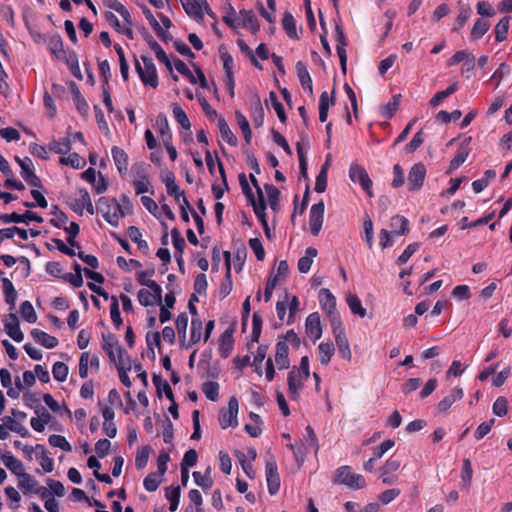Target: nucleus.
Masks as SVG:
<instances>
[{"label":"nucleus","mask_w":512,"mask_h":512,"mask_svg":"<svg viewBox=\"0 0 512 512\" xmlns=\"http://www.w3.org/2000/svg\"><path fill=\"white\" fill-rule=\"evenodd\" d=\"M70 129L71 127H68L66 137L62 138L61 140L54 139L49 142L48 148L50 151L60 155H66L70 152L72 144V140L70 138Z\"/></svg>","instance_id":"26"},{"label":"nucleus","mask_w":512,"mask_h":512,"mask_svg":"<svg viewBox=\"0 0 512 512\" xmlns=\"http://www.w3.org/2000/svg\"><path fill=\"white\" fill-rule=\"evenodd\" d=\"M4 329L7 335L15 342H22L24 334L20 329L19 319L16 314L10 313L4 320Z\"/></svg>","instance_id":"16"},{"label":"nucleus","mask_w":512,"mask_h":512,"mask_svg":"<svg viewBox=\"0 0 512 512\" xmlns=\"http://www.w3.org/2000/svg\"><path fill=\"white\" fill-rule=\"evenodd\" d=\"M241 17L240 27L248 29L252 34H256L260 30L258 19L253 10L242 9L239 12Z\"/></svg>","instance_id":"22"},{"label":"nucleus","mask_w":512,"mask_h":512,"mask_svg":"<svg viewBox=\"0 0 512 512\" xmlns=\"http://www.w3.org/2000/svg\"><path fill=\"white\" fill-rule=\"evenodd\" d=\"M305 330L308 337L315 343L322 336V327L320 315L318 312H313L308 315L305 321Z\"/></svg>","instance_id":"15"},{"label":"nucleus","mask_w":512,"mask_h":512,"mask_svg":"<svg viewBox=\"0 0 512 512\" xmlns=\"http://www.w3.org/2000/svg\"><path fill=\"white\" fill-rule=\"evenodd\" d=\"M18 487L24 492H34L38 481L29 473L23 472L19 477Z\"/></svg>","instance_id":"50"},{"label":"nucleus","mask_w":512,"mask_h":512,"mask_svg":"<svg viewBox=\"0 0 512 512\" xmlns=\"http://www.w3.org/2000/svg\"><path fill=\"white\" fill-rule=\"evenodd\" d=\"M110 317L116 329H120L123 320L119 310V302L116 296H111Z\"/></svg>","instance_id":"58"},{"label":"nucleus","mask_w":512,"mask_h":512,"mask_svg":"<svg viewBox=\"0 0 512 512\" xmlns=\"http://www.w3.org/2000/svg\"><path fill=\"white\" fill-rule=\"evenodd\" d=\"M346 302L351 312L360 317L366 316V309L363 308L360 298L355 294H348L346 296Z\"/></svg>","instance_id":"51"},{"label":"nucleus","mask_w":512,"mask_h":512,"mask_svg":"<svg viewBox=\"0 0 512 512\" xmlns=\"http://www.w3.org/2000/svg\"><path fill=\"white\" fill-rule=\"evenodd\" d=\"M265 474L269 494H277L280 489V475L278 473L277 463L273 456L266 461Z\"/></svg>","instance_id":"8"},{"label":"nucleus","mask_w":512,"mask_h":512,"mask_svg":"<svg viewBox=\"0 0 512 512\" xmlns=\"http://www.w3.org/2000/svg\"><path fill=\"white\" fill-rule=\"evenodd\" d=\"M233 332L232 328H228L220 336L219 352L223 358L228 357L233 349Z\"/></svg>","instance_id":"30"},{"label":"nucleus","mask_w":512,"mask_h":512,"mask_svg":"<svg viewBox=\"0 0 512 512\" xmlns=\"http://www.w3.org/2000/svg\"><path fill=\"white\" fill-rule=\"evenodd\" d=\"M464 396L463 389L455 387L451 390L450 394L445 396L438 404L437 410L439 413H446L451 406L458 400H461Z\"/></svg>","instance_id":"24"},{"label":"nucleus","mask_w":512,"mask_h":512,"mask_svg":"<svg viewBox=\"0 0 512 512\" xmlns=\"http://www.w3.org/2000/svg\"><path fill=\"white\" fill-rule=\"evenodd\" d=\"M349 178L352 182L359 183L369 197H373L372 180L363 166L352 163L349 167Z\"/></svg>","instance_id":"6"},{"label":"nucleus","mask_w":512,"mask_h":512,"mask_svg":"<svg viewBox=\"0 0 512 512\" xmlns=\"http://www.w3.org/2000/svg\"><path fill=\"white\" fill-rule=\"evenodd\" d=\"M400 465V460L394 456L386 460L384 465L379 469L383 484L390 485L398 480V477L394 475V473L399 469Z\"/></svg>","instance_id":"12"},{"label":"nucleus","mask_w":512,"mask_h":512,"mask_svg":"<svg viewBox=\"0 0 512 512\" xmlns=\"http://www.w3.org/2000/svg\"><path fill=\"white\" fill-rule=\"evenodd\" d=\"M151 452L152 447L150 445H144L137 449L135 456V467L137 470H142L146 467Z\"/></svg>","instance_id":"48"},{"label":"nucleus","mask_w":512,"mask_h":512,"mask_svg":"<svg viewBox=\"0 0 512 512\" xmlns=\"http://www.w3.org/2000/svg\"><path fill=\"white\" fill-rule=\"evenodd\" d=\"M173 108V115L177 123L184 129L190 130L191 123L189 121V118L186 114V112L177 104L174 103L172 105Z\"/></svg>","instance_id":"57"},{"label":"nucleus","mask_w":512,"mask_h":512,"mask_svg":"<svg viewBox=\"0 0 512 512\" xmlns=\"http://www.w3.org/2000/svg\"><path fill=\"white\" fill-rule=\"evenodd\" d=\"M318 251L314 247H308L305 250V255L298 260V270L300 273H308L311 269L314 258L317 256Z\"/></svg>","instance_id":"36"},{"label":"nucleus","mask_w":512,"mask_h":512,"mask_svg":"<svg viewBox=\"0 0 512 512\" xmlns=\"http://www.w3.org/2000/svg\"><path fill=\"white\" fill-rule=\"evenodd\" d=\"M295 70L302 88L305 91H308L309 94H312V78L309 74L306 64L302 61H298L295 66Z\"/></svg>","instance_id":"25"},{"label":"nucleus","mask_w":512,"mask_h":512,"mask_svg":"<svg viewBox=\"0 0 512 512\" xmlns=\"http://www.w3.org/2000/svg\"><path fill=\"white\" fill-rule=\"evenodd\" d=\"M470 142L471 137H468L460 143L456 155L450 161L449 172L456 170L466 161L471 151Z\"/></svg>","instance_id":"17"},{"label":"nucleus","mask_w":512,"mask_h":512,"mask_svg":"<svg viewBox=\"0 0 512 512\" xmlns=\"http://www.w3.org/2000/svg\"><path fill=\"white\" fill-rule=\"evenodd\" d=\"M238 409L239 404L236 397H231L228 401V408L222 409L218 415V421L222 429L228 427H236L238 425Z\"/></svg>","instance_id":"5"},{"label":"nucleus","mask_w":512,"mask_h":512,"mask_svg":"<svg viewBox=\"0 0 512 512\" xmlns=\"http://www.w3.org/2000/svg\"><path fill=\"white\" fill-rule=\"evenodd\" d=\"M60 163L62 165L70 166L74 169L83 168L86 164L85 160L81 158L78 153H70L66 157H61Z\"/></svg>","instance_id":"62"},{"label":"nucleus","mask_w":512,"mask_h":512,"mask_svg":"<svg viewBox=\"0 0 512 512\" xmlns=\"http://www.w3.org/2000/svg\"><path fill=\"white\" fill-rule=\"evenodd\" d=\"M71 92L73 96V100L75 102L76 108L80 114L85 115L89 110V106L85 98L82 96L78 86L76 83H71Z\"/></svg>","instance_id":"43"},{"label":"nucleus","mask_w":512,"mask_h":512,"mask_svg":"<svg viewBox=\"0 0 512 512\" xmlns=\"http://www.w3.org/2000/svg\"><path fill=\"white\" fill-rule=\"evenodd\" d=\"M319 301L322 310L327 313L331 325L335 324L336 319L341 320L339 313L336 311V299L329 289L322 288L319 291Z\"/></svg>","instance_id":"7"},{"label":"nucleus","mask_w":512,"mask_h":512,"mask_svg":"<svg viewBox=\"0 0 512 512\" xmlns=\"http://www.w3.org/2000/svg\"><path fill=\"white\" fill-rule=\"evenodd\" d=\"M265 191L268 196V202L270 205V208L273 211H277L279 208V198H280V191L277 187H275L273 184H265L264 185Z\"/></svg>","instance_id":"54"},{"label":"nucleus","mask_w":512,"mask_h":512,"mask_svg":"<svg viewBox=\"0 0 512 512\" xmlns=\"http://www.w3.org/2000/svg\"><path fill=\"white\" fill-rule=\"evenodd\" d=\"M217 126L223 141L227 142L231 146H237L238 139L231 131L228 123L224 119V117L220 116L217 120Z\"/></svg>","instance_id":"32"},{"label":"nucleus","mask_w":512,"mask_h":512,"mask_svg":"<svg viewBox=\"0 0 512 512\" xmlns=\"http://www.w3.org/2000/svg\"><path fill=\"white\" fill-rule=\"evenodd\" d=\"M203 323L200 317H192L191 319V327H190V339L187 344L183 345L186 349L191 348L193 345L197 344L202 336Z\"/></svg>","instance_id":"31"},{"label":"nucleus","mask_w":512,"mask_h":512,"mask_svg":"<svg viewBox=\"0 0 512 512\" xmlns=\"http://www.w3.org/2000/svg\"><path fill=\"white\" fill-rule=\"evenodd\" d=\"M331 327L335 337L339 356L345 360H351L352 354L342 321L336 319L335 324L331 325Z\"/></svg>","instance_id":"4"},{"label":"nucleus","mask_w":512,"mask_h":512,"mask_svg":"<svg viewBox=\"0 0 512 512\" xmlns=\"http://www.w3.org/2000/svg\"><path fill=\"white\" fill-rule=\"evenodd\" d=\"M96 209L111 226L117 227L119 225L118 210H120V204L117 203L115 198L100 197Z\"/></svg>","instance_id":"3"},{"label":"nucleus","mask_w":512,"mask_h":512,"mask_svg":"<svg viewBox=\"0 0 512 512\" xmlns=\"http://www.w3.org/2000/svg\"><path fill=\"white\" fill-rule=\"evenodd\" d=\"M224 260H225V280L220 285L219 288V296L220 299L226 298L232 291L233 283H232V276H231V253L229 251H224L223 253Z\"/></svg>","instance_id":"18"},{"label":"nucleus","mask_w":512,"mask_h":512,"mask_svg":"<svg viewBox=\"0 0 512 512\" xmlns=\"http://www.w3.org/2000/svg\"><path fill=\"white\" fill-rule=\"evenodd\" d=\"M141 60L143 62V66H141L139 60L135 58V69L142 83L145 86H150L154 89L157 88L159 81L153 59L151 57L142 55Z\"/></svg>","instance_id":"2"},{"label":"nucleus","mask_w":512,"mask_h":512,"mask_svg":"<svg viewBox=\"0 0 512 512\" xmlns=\"http://www.w3.org/2000/svg\"><path fill=\"white\" fill-rule=\"evenodd\" d=\"M459 5V14L455 18L452 30L455 32L460 31L466 22L469 20V18L472 15V9L469 4H464L461 1L458 2Z\"/></svg>","instance_id":"29"},{"label":"nucleus","mask_w":512,"mask_h":512,"mask_svg":"<svg viewBox=\"0 0 512 512\" xmlns=\"http://www.w3.org/2000/svg\"><path fill=\"white\" fill-rule=\"evenodd\" d=\"M162 181L166 186V191L168 195L174 197V199L179 202L180 197L183 196V192L180 191L179 186L176 184L175 175L173 172L168 171L165 176H163Z\"/></svg>","instance_id":"34"},{"label":"nucleus","mask_w":512,"mask_h":512,"mask_svg":"<svg viewBox=\"0 0 512 512\" xmlns=\"http://www.w3.org/2000/svg\"><path fill=\"white\" fill-rule=\"evenodd\" d=\"M202 392L207 399L215 402L219 398V384L214 381L204 382L202 385Z\"/></svg>","instance_id":"59"},{"label":"nucleus","mask_w":512,"mask_h":512,"mask_svg":"<svg viewBox=\"0 0 512 512\" xmlns=\"http://www.w3.org/2000/svg\"><path fill=\"white\" fill-rule=\"evenodd\" d=\"M473 477V469L470 459L465 458L463 460L461 469V482L463 487L469 489Z\"/></svg>","instance_id":"56"},{"label":"nucleus","mask_w":512,"mask_h":512,"mask_svg":"<svg viewBox=\"0 0 512 512\" xmlns=\"http://www.w3.org/2000/svg\"><path fill=\"white\" fill-rule=\"evenodd\" d=\"M162 478L163 475H160L157 472L148 474L143 481V486L145 490H147L148 492L156 491L162 482Z\"/></svg>","instance_id":"61"},{"label":"nucleus","mask_w":512,"mask_h":512,"mask_svg":"<svg viewBox=\"0 0 512 512\" xmlns=\"http://www.w3.org/2000/svg\"><path fill=\"white\" fill-rule=\"evenodd\" d=\"M142 12H143L145 18L147 19V21L149 22V24L154 29V31L157 34V36L159 38H161L162 40H165V31L160 26V24L158 23V21L154 17V15L151 12V10L147 6H142Z\"/></svg>","instance_id":"55"},{"label":"nucleus","mask_w":512,"mask_h":512,"mask_svg":"<svg viewBox=\"0 0 512 512\" xmlns=\"http://www.w3.org/2000/svg\"><path fill=\"white\" fill-rule=\"evenodd\" d=\"M185 12L194 18H203L207 0H180Z\"/></svg>","instance_id":"23"},{"label":"nucleus","mask_w":512,"mask_h":512,"mask_svg":"<svg viewBox=\"0 0 512 512\" xmlns=\"http://www.w3.org/2000/svg\"><path fill=\"white\" fill-rule=\"evenodd\" d=\"M282 26L289 38L298 40L296 21L290 12H285L282 18Z\"/></svg>","instance_id":"44"},{"label":"nucleus","mask_w":512,"mask_h":512,"mask_svg":"<svg viewBox=\"0 0 512 512\" xmlns=\"http://www.w3.org/2000/svg\"><path fill=\"white\" fill-rule=\"evenodd\" d=\"M165 496L170 502L169 510L171 512L176 511L178 508L179 502H180V497H181L180 486L166 488Z\"/></svg>","instance_id":"53"},{"label":"nucleus","mask_w":512,"mask_h":512,"mask_svg":"<svg viewBox=\"0 0 512 512\" xmlns=\"http://www.w3.org/2000/svg\"><path fill=\"white\" fill-rule=\"evenodd\" d=\"M127 234L132 242L137 244L138 249L143 254L149 253V245L148 243L142 239V233L136 226H129L127 229Z\"/></svg>","instance_id":"38"},{"label":"nucleus","mask_w":512,"mask_h":512,"mask_svg":"<svg viewBox=\"0 0 512 512\" xmlns=\"http://www.w3.org/2000/svg\"><path fill=\"white\" fill-rule=\"evenodd\" d=\"M112 158L114 160L116 169L121 176L126 175L128 171L129 164V156L128 154L120 147L113 146L111 148Z\"/></svg>","instance_id":"20"},{"label":"nucleus","mask_w":512,"mask_h":512,"mask_svg":"<svg viewBox=\"0 0 512 512\" xmlns=\"http://www.w3.org/2000/svg\"><path fill=\"white\" fill-rule=\"evenodd\" d=\"M409 221L406 217L395 215L390 220L391 233L394 235H405L409 231Z\"/></svg>","instance_id":"37"},{"label":"nucleus","mask_w":512,"mask_h":512,"mask_svg":"<svg viewBox=\"0 0 512 512\" xmlns=\"http://www.w3.org/2000/svg\"><path fill=\"white\" fill-rule=\"evenodd\" d=\"M0 458L3 462V464L15 475L18 477L25 472L23 463L15 458L12 453L10 452H4L0 453Z\"/></svg>","instance_id":"27"},{"label":"nucleus","mask_w":512,"mask_h":512,"mask_svg":"<svg viewBox=\"0 0 512 512\" xmlns=\"http://www.w3.org/2000/svg\"><path fill=\"white\" fill-rule=\"evenodd\" d=\"M31 336L36 342L40 343L47 349H53L59 344V341L55 336H51L40 329H33L31 331Z\"/></svg>","instance_id":"28"},{"label":"nucleus","mask_w":512,"mask_h":512,"mask_svg":"<svg viewBox=\"0 0 512 512\" xmlns=\"http://www.w3.org/2000/svg\"><path fill=\"white\" fill-rule=\"evenodd\" d=\"M490 22L488 20H485L483 18H478L470 33V37L472 40H479L481 39L490 29Z\"/></svg>","instance_id":"40"},{"label":"nucleus","mask_w":512,"mask_h":512,"mask_svg":"<svg viewBox=\"0 0 512 512\" xmlns=\"http://www.w3.org/2000/svg\"><path fill=\"white\" fill-rule=\"evenodd\" d=\"M335 348L332 342H321L318 346L319 361L322 365H328L334 355Z\"/></svg>","instance_id":"42"},{"label":"nucleus","mask_w":512,"mask_h":512,"mask_svg":"<svg viewBox=\"0 0 512 512\" xmlns=\"http://www.w3.org/2000/svg\"><path fill=\"white\" fill-rule=\"evenodd\" d=\"M289 347L285 341L281 340V337L278 338L276 343V353H275V362L278 366V369L283 370L287 369L290 366V361L288 358Z\"/></svg>","instance_id":"21"},{"label":"nucleus","mask_w":512,"mask_h":512,"mask_svg":"<svg viewBox=\"0 0 512 512\" xmlns=\"http://www.w3.org/2000/svg\"><path fill=\"white\" fill-rule=\"evenodd\" d=\"M511 16L502 17L494 27L495 40L503 42L507 39Z\"/></svg>","instance_id":"39"},{"label":"nucleus","mask_w":512,"mask_h":512,"mask_svg":"<svg viewBox=\"0 0 512 512\" xmlns=\"http://www.w3.org/2000/svg\"><path fill=\"white\" fill-rule=\"evenodd\" d=\"M2 422L8 430L19 434L21 437L25 438L30 436L28 429L11 416H4Z\"/></svg>","instance_id":"41"},{"label":"nucleus","mask_w":512,"mask_h":512,"mask_svg":"<svg viewBox=\"0 0 512 512\" xmlns=\"http://www.w3.org/2000/svg\"><path fill=\"white\" fill-rule=\"evenodd\" d=\"M195 483L200 486L204 491L209 490L213 486L211 478V468L208 467L204 474L199 471H194L192 474Z\"/></svg>","instance_id":"46"},{"label":"nucleus","mask_w":512,"mask_h":512,"mask_svg":"<svg viewBox=\"0 0 512 512\" xmlns=\"http://www.w3.org/2000/svg\"><path fill=\"white\" fill-rule=\"evenodd\" d=\"M269 100H270L271 106L273 107V109L275 110V112H276V114H277V116L279 118V121L281 123H285L286 120H287V116H286V113H285L284 106L278 100L277 94L274 91H271L269 93Z\"/></svg>","instance_id":"60"},{"label":"nucleus","mask_w":512,"mask_h":512,"mask_svg":"<svg viewBox=\"0 0 512 512\" xmlns=\"http://www.w3.org/2000/svg\"><path fill=\"white\" fill-rule=\"evenodd\" d=\"M141 34L146 43L148 44V46L150 47V49L154 51L157 59L161 63H163L169 71H172V63L169 57L167 56L166 52L163 50L161 45L154 39L151 33L143 27L141 30Z\"/></svg>","instance_id":"11"},{"label":"nucleus","mask_w":512,"mask_h":512,"mask_svg":"<svg viewBox=\"0 0 512 512\" xmlns=\"http://www.w3.org/2000/svg\"><path fill=\"white\" fill-rule=\"evenodd\" d=\"M20 313L22 318L28 323H35L37 321V314L30 301L26 300L20 305Z\"/></svg>","instance_id":"63"},{"label":"nucleus","mask_w":512,"mask_h":512,"mask_svg":"<svg viewBox=\"0 0 512 512\" xmlns=\"http://www.w3.org/2000/svg\"><path fill=\"white\" fill-rule=\"evenodd\" d=\"M252 107V119L256 127L262 126L264 122V109L261 104L260 97L256 95L251 104Z\"/></svg>","instance_id":"49"},{"label":"nucleus","mask_w":512,"mask_h":512,"mask_svg":"<svg viewBox=\"0 0 512 512\" xmlns=\"http://www.w3.org/2000/svg\"><path fill=\"white\" fill-rule=\"evenodd\" d=\"M401 102V94L391 97L389 102L381 108V115L386 119H391L398 110Z\"/></svg>","instance_id":"47"},{"label":"nucleus","mask_w":512,"mask_h":512,"mask_svg":"<svg viewBox=\"0 0 512 512\" xmlns=\"http://www.w3.org/2000/svg\"><path fill=\"white\" fill-rule=\"evenodd\" d=\"M334 476V483L345 485L353 490H359L366 486L365 478L361 474L354 473L349 465L337 468Z\"/></svg>","instance_id":"1"},{"label":"nucleus","mask_w":512,"mask_h":512,"mask_svg":"<svg viewBox=\"0 0 512 512\" xmlns=\"http://www.w3.org/2000/svg\"><path fill=\"white\" fill-rule=\"evenodd\" d=\"M69 372L68 366L63 362H55L52 367V375L58 382H64L67 379Z\"/></svg>","instance_id":"64"},{"label":"nucleus","mask_w":512,"mask_h":512,"mask_svg":"<svg viewBox=\"0 0 512 512\" xmlns=\"http://www.w3.org/2000/svg\"><path fill=\"white\" fill-rule=\"evenodd\" d=\"M49 51L57 58L64 59L66 51L64 50L63 40L59 34L52 35L47 41Z\"/></svg>","instance_id":"35"},{"label":"nucleus","mask_w":512,"mask_h":512,"mask_svg":"<svg viewBox=\"0 0 512 512\" xmlns=\"http://www.w3.org/2000/svg\"><path fill=\"white\" fill-rule=\"evenodd\" d=\"M217 165H218V170H219L220 177L222 180V186H220L218 184H213L212 185V193H213V196L215 197V199L219 200L223 197L225 191H227L229 189V185L227 182V176H226V172H225L223 163L219 158H217Z\"/></svg>","instance_id":"33"},{"label":"nucleus","mask_w":512,"mask_h":512,"mask_svg":"<svg viewBox=\"0 0 512 512\" xmlns=\"http://www.w3.org/2000/svg\"><path fill=\"white\" fill-rule=\"evenodd\" d=\"M298 377V371L296 367L288 373L287 384L290 398L294 401H297L300 398V390L303 388L304 381L300 380Z\"/></svg>","instance_id":"19"},{"label":"nucleus","mask_w":512,"mask_h":512,"mask_svg":"<svg viewBox=\"0 0 512 512\" xmlns=\"http://www.w3.org/2000/svg\"><path fill=\"white\" fill-rule=\"evenodd\" d=\"M0 221L2 223H25L28 224L30 221H35L37 223H43L44 219L42 216L38 215L32 211H26L24 214H18L16 212H12L10 214L2 213L0 214Z\"/></svg>","instance_id":"13"},{"label":"nucleus","mask_w":512,"mask_h":512,"mask_svg":"<svg viewBox=\"0 0 512 512\" xmlns=\"http://www.w3.org/2000/svg\"><path fill=\"white\" fill-rule=\"evenodd\" d=\"M325 205L323 201L315 203L311 206L309 213V227L313 236H318L324 219Z\"/></svg>","instance_id":"10"},{"label":"nucleus","mask_w":512,"mask_h":512,"mask_svg":"<svg viewBox=\"0 0 512 512\" xmlns=\"http://www.w3.org/2000/svg\"><path fill=\"white\" fill-rule=\"evenodd\" d=\"M335 41H336V50L340 60V67L344 74H346L347 67V53L346 46L347 40L344 34L343 28L340 24H336L335 26Z\"/></svg>","instance_id":"14"},{"label":"nucleus","mask_w":512,"mask_h":512,"mask_svg":"<svg viewBox=\"0 0 512 512\" xmlns=\"http://www.w3.org/2000/svg\"><path fill=\"white\" fill-rule=\"evenodd\" d=\"M426 177V167L422 162L415 163L408 173V189L409 191H419Z\"/></svg>","instance_id":"9"},{"label":"nucleus","mask_w":512,"mask_h":512,"mask_svg":"<svg viewBox=\"0 0 512 512\" xmlns=\"http://www.w3.org/2000/svg\"><path fill=\"white\" fill-rule=\"evenodd\" d=\"M458 90L457 82L449 85L445 90L437 92L429 101L431 107L438 106L444 99L452 95Z\"/></svg>","instance_id":"52"},{"label":"nucleus","mask_w":512,"mask_h":512,"mask_svg":"<svg viewBox=\"0 0 512 512\" xmlns=\"http://www.w3.org/2000/svg\"><path fill=\"white\" fill-rule=\"evenodd\" d=\"M105 4L110 9L116 11L123 18L124 22L128 25H132L131 14L128 9L118 0H105Z\"/></svg>","instance_id":"45"}]
</instances>
